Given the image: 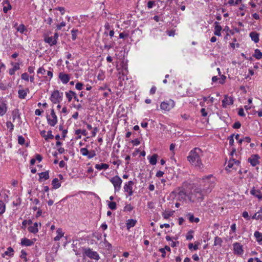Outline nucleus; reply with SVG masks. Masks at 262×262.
<instances>
[{
    "instance_id": "obj_1",
    "label": "nucleus",
    "mask_w": 262,
    "mask_h": 262,
    "mask_svg": "<svg viewBox=\"0 0 262 262\" xmlns=\"http://www.w3.org/2000/svg\"><path fill=\"white\" fill-rule=\"evenodd\" d=\"M202 150L199 148H194L189 152L187 159L189 162L195 166L202 168V164L200 156L202 155Z\"/></svg>"
},
{
    "instance_id": "obj_2",
    "label": "nucleus",
    "mask_w": 262,
    "mask_h": 262,
    "mask_svg": "<svg viewBox=\"0 0 262 262\" xmlns=\"http://www.w3.org/2000/svg\"><path fill=\"white\" fill-rule=\"evenodd\" d=\"M51 116L52 119L50 118V115L48 114L46 116L48 123L51 126H54L57 122V117L53 108H52L51 110Z\"/></svg>"
},
{
    "instance_id": "obj_3",
    "label": "nucleus",
    "mask_w": 262,
    "mask_h": 262,
    "mask_svg": "<svg viewBox=\"0 0 262 262\" xmlns=\"http://www.w3.org/2000/svg\"><path fill=\"white\" fill-rule=\"evenodd\" d=\"M110 181L114 186L115 192L118 191L121 188L122 182L121 179L118 176H116L112 178Z\"/></svg>"
},
{
    "instance_id": "obj_4",
    "label": "nucleus",
    "mask_w": 262,
    "mask_h": 262,
    "mask_svg": "<svg viewBox=\"0 0 262 262\" xmlns=\"http://www.w3.org/2000/svg\"><path fill=\"white\" fill-rule=\"evenodd\" d=\"M84 254L91 259L98 260L100 258L99 255L97 252L92 251L90 248L84 249Z\"/></svg>"
},
{
    "instance_id": "obj_5",
    "label": "nucleus",
    "mask_w": 262,
    "mask_h": 262,
    "mask_svg": "<svg viewBox=\"0 0 262 262\" xmlns=\"http://www.w3.org/2000/svg\"><path fill=\"white\" fill-rule=\"evenodd\" d=\"M50 99L53 103H60L61 101V96H60L59 91L54 90L52 92Z\"/></svg>"
},
{
    "instance_id": "obj_6",
    "label": "nucleus",
    "mask_w": 262,
    "mask_h": 262,
    "mask_svg": "<svg viewBox=\"0 0 262 262\" xmlns=\"http://www.w3.org/2000/svg\"><path fill=\"white\" fill-rule=\"evenodd\" d=\"M174 105L175 103L174 101L170 99L167 102H162L161 104L160 107L162 110L168 111L173 108Z\"/></svg>"
},
{
    "instance_id": "obj_7",
    "label": "nucleus",
    "mask_w": 262,
    "mask_h": 262,
    "mask_svg": "<svg viewBox=\"0 0 262 262\" xmlns=\"http://www.w3.org/2000/svg\"><path fill=\"white\" fill-rule=\"evenodd\" d=\"M192 195H194V196L199 201H202L204 199V195L202 194L201 189L199 188L195 189L194 191L191 193V195L189 198V200L190 201L193 202V201L191 200Z\"/></svg>"
},
{
    "instance_id": "obj_8",
    "label": "nucleus",
    "mask_w": 262,
    "mask_h": 262,
    "mask_svg": "<svg viewBox=\"0 0 262 262\" xmlns=\"http://www.w3.org/2000/svg\"><path fill=\"white\" fill-rule=\"evenodd\" d=\"M260 157L257 154L252 155L248 159V162H249L251 166H255L256 165L259 164L260 162L259 159Z\"/></svg>"
},
{
    "instance_id": "obj_9",
    "label": "nucleus",
    "mask_w": 262,
    "mask_h": 262,
    "mask_svg": "<svg viewBox=\"0 0 262 262\" xmlns=\"http://www.w3.org/2000/svg\"><path fill=\"white\" fill-rule=\"evenodd\" d=\"M183 188H179L178 190L173 191L172 193H177L178 195V199L180 201L185 200L186 195V193L184 192Z\"/></svg>"
},
{
    "instance_id": "obj_10",
    "label": "nucleus",
    "mask_w": 262,
    "mask_h": 262,
    "mask_svg": "<svg viewBox=\"0 0 262 262\" xmlns=\"http://www.w3.org/2000/svg\"><path fill=\"white\" fill-rule=\"evenodd\" d=\"M234 253L238 255H241L243 253V246L238 243H235L233 244Z\"/></svg>"
},
{
    "instance_id": "obj_11",
    "label": "nucleus",
    "mask_w": 262,
    "mask_h": 262,
    "mask_svg": "<svg viewBox=\"0 0 262 262\" xmlns=\"http://www.w3.org/2000/svg\"><path fill=\"white\" fill-rule=\"evenodd\" d=\"M233 104V98L232 97H228L227 95L224 96V98L222 100V105L224 107H226L227 105Z\"/></svg>"
},
{
    "instance_id": "obj_12",
    "label": "nucleus",
    "mask_w": 262,
    "mask_h": 262,
    "mask_svg": "<svg viewBox=\"0 0 262 262\" xmlns=\"http://www.w3.org/2000/svg\"><path fill=\"white\" fill-rule=\"evenodd\" d=\"M59 78L63 83L66 84L69 81L70 77L69 74L61 72L59 74Z\"/></svg>"
},
{
    "instance_id": "obj_13",
    "label": "nucleus",
    "mask_w": 262,
    "mask_h": 262,
    "mask_svg": "<svg viewBox=\"0 0 262 262\" xmlns=\"http://www.w3.org/2000/svg\"><path fill=\"white\" fill-rule=\"evenodd\" d=\"M250 193L255 197L258 198L259 200L262 199V193L259 189L256 190L254 187H253L250 190Z\"/></svg>"
},
{
    "instance_id": "obj_14",
    "label": "nucleus",
    "mask_w": 262,
    "mask_h": 262,
    "mask_svg": "<svg viewBox=\"0 0 262 262\" xmlns=\"http://www.w3.org/2000/svg\"><path fill=\"white\" fill-rule=\"evenodd\" d=\"M3 11L5 13H7L8 10H10L12 9V6L10 2L8 0H5L3 2Z\"/></svg>"
},
{
    "instance_id": "obj_15",
    "label": "nucleus",
    "mask_w": 262,
    "mask_h": 262,
    "mask_svg": "<svg viewBox=\"0 0 262 262\" xmlns=\"http://www.w3.org/2000/svg\"><path fill=\"white\" fill-rule=\"evenodd\" d=\"M11 64L13 66V67L11 69H9V74L10 75H13L14 74L16 70H18L19 69V62H16L14 63L13 62H11Z\"/></svg>"
},
{
    "instance_id": "obj_16",
    "label": "nucleus",
    "mask_w": 262,
    "mask_h": 262,
    "mask_svg": "<svg viewBox=\"0 0 262 262\" xmlns=\"http://www.w3.org/2000/svg\"><path fill=\"white\" fill-rule=\"evenodd\" d=\"M252 40L255 43H257L259 41V34L255 31L251 32L249 34Z\"/></svg>"
},
{
    "instance_id": "obj_17",
    "label": "nucleus",
    "mask_w": 262,
    "mask_h": 262,
    "mask_svg": "<svg viewBox=\"0 0 262 262\" xmlns=\"http://www.w3.org/2000/svg\"><path fill=\"white\" fill-rule=\"evenodd\" d=\"M137 223V220L134 219H129L126 221V226L127 229L129 230L130 228L134 227Z\"/></svg>"
},
{
    "instance_id": "obj_18",
    "label": "nucleus",
    "mask_w": 262,
    "mask_h": 262,
    "mask_svg": "<svg viewBox=\"0 0 262 262\" xmlns=\"http://www.w3.org/2000/svg\"><path fill=\"white\" fill-rule=\"evenodd\" d=\"M21 244L23 246H31L34 244V242L29 239L24 237L21 240Z\"/></svg>"
},
{
    "instance_id": "obj_19",
    "label": "nucleus",
    "mask_w": 262,
    "mask_h": 262,
    "mask_svg": "<svg viewBox=\"0 0 262 262\" xmlns=\"http://www.w3.org/2000/svg\"><path fill=\"white\" fill-rule=\"evenodd\" d=\"M29 91V90L28 88H27L25 90H19L18 91V98L20 99H25Z\"/></svg>"
},
{
    "instance_id": "obj_20",
    "label": "nucleus",
    "mask_w": 262,
    "mask_h": 262,
    "mask_svg": "<svg viewBox=\"0 0 262 262\" xmlns=\"http://www.w3.org/2000/svg\"><path fill=\"white\" fill-rule=\"evenodd\" d=\"M158 157V155L156 154H154L152 156H148L147 158L149 160L150 164L152 165H156L157 162Z\"/></svg>"
},
{
    "instance_id": "obj_21",
    "label": "nucleus",
    "mask_w": 262,
    "mask_h": 262,
    "mask_svg": "<svg viewBox=\"0 0 262 262\" xmlns=\"http://www.w3.org/2000/svg\"><path fill=\"white\" fill-rule=\"evenodd\" d=\"M214 24L216 25V26H215V31L214 32V34L216 36H220L221 35V31L222 29V28L220 25H218L219 24V22L215 21Z\"/></svg>"
},
{
    "instance_id": "obj_22",
    "label": "nucleus",
    "mask_w": 262,
    "mask_h": 262,
    "mask_svg": "<svg viewBox=\"0 0 262 262\" xmlns=\"http://www.w3.org/2000/svg\"><path fill=\"white\" fill-rule=\"evenodd\" d=\"M37 227H38V223H34V225L33 226L29 227L28 228V230L30 232L34 233V234H36V233H37L38 232V229Z\"/></svg>"
},
{
    "instance_id": "obj_23",
    "label": "nucleus",
    "mask_w": 262,
    "mask_h": 262,
    "mask_svg": "<svg viewBox=\"0 0 262 262\" xmlns=\"http://www.w3.org/2000/svg\"><path fill=\"white\" fill-rule=\"evenodd\" d=\"M39 176V181L41 182V180L44 179L45 180H47L49 179V171H46L45 172H42L38 173Z\"/></svg>"
},
{
    "instance_id": "obj_24",
    "label": "nucleus",
    "mask_w": 262,
    "mask_h": 262,
    "mask_svg": "<svg viewBox=\"0 0 262 262\" xmlns=\"http://www.w3.org/2000/svg\"><path fill=\"white\" fill-rule=\"evenodd\" d=\"M187 216L188 217V219L189 221L191 222H195V223H198L200 221V219L198 217H194V215L192 213H188L187 214Z\"/></svg>"
},
{
    "instance_id": "obj_25",
    "label": "nucleus",
    "mask_w": 262,
    "mask_h": 262,
    "mask_svg": "<svg viewBox=\"0 0 262 262\" xmlns=\"http://www.w3.org/2000/svg\"><path fill=\"white\" fill-rule=\"evenodd\" d=\"M7 111L6 104L4 102L0 103V116H3Z\"/></svg>"
},
{
    "instance_id": "obj_26",
    "label": "nucleus",
    "mask_w": 262,
    "mask_h": 262,
    "mask_svg": "<svg viewBox=\"0 0 262 262\" xmlns=\"http://www.w3.org/2000/svg\"><path fill=\"white\" fill-rule=\"evenodd\" d=\"M56 232L57 235L54 238L55 241H59L63 236L64 234L61 228H58Z\"/></svg>"
},
{
    "instance_id": "obj_27",
    "label": "nucleus",
    "mask_w": 262,
    "mask_h": 262,
    "mask_svg": "<svg viewBox=\"0 0 262 262\" xmlns=\"http://www.w3.org/2000/svg\"><path fill=\"white\" fill-rule=\"evenodd\" d=\"M253 56L257 59H260L262 58V52L258 49L254 50V53Z\"/></svg>"
},
{
    "instance_id": "obj_28",
    "label": "nucleus",
    "mask_w": 262,
    "mask_h": 262,
    "mask_svg": "<svg viewBox=\"0 0 262 262\" xmlns=\"http://www.w3.org/2000/svg\"><path fill=\"white\" fill-rule=\"evenodd\" d=\"M109 167V165L106 163H101L100 164H96L95 168L98 170L106 169Z\"/></svg>"
},
{
    "instance_id": "obj_29",
    "label": "nucleus",
    "mask_w": 262,
    "mask_h": 262,
    "mask_svg": "<svg viewBox=\"0 0 262 262\" xmlns=\"http://www.w3.org/2000/svg\"><path fill=\"white\" fill-rule=\"evenodd\" d=\"M52 184L54 189H57L61 186V184L59 183V180L57 178H55L52 180Z\"/></svg>"
},
{
    "instance_id": "obj_30",
    "label": "nucleus",
    "mask_w": 262,
    "mask_h": 262,
    "mask_svg": "<svg viewBox=\"0 0 262 262\" xmlns=\"http://www.w3.org/2000/svg\"><path fill=\"white\" fill-rule=\"evenodd\" d=\"M107 205L111 210H114L117 208V204L116 203L113 201H107Z\"/></svg>"
},
{
    "instance_id": "obj_31",
    "label": "nucleus",
    "mask_w": 262,
    "mask_h": 262,
    "mask_svg": "<svg viewBox=\"0 0 262 262\" xmlns=\"http://www.w3.org/2000/svg\"><path fill=\"white\" fill-rule=\"evenodd\" d=\"M254 236L256 238V241L258 243H260L262 241V233L256 231L254 232Z\"/></svg>"
},
{
    "instance_id": "obj_32",
    "label": "nucleus",
    "mask_w": 262,
    "mask_h": 262,
    "mask_svg": "<svg viewBox=\"0 0 262 262\" xmlns=\"http://www.w3.org/2000/svg\"><path fill=\"white\" fill-rule=\"evenodd\" d=\"M12 115L13 121L16 118H18L19 119L20 116L19 114V110L18 109H15L14 110H13L12 113Z\"/></svg>"
},
{
    "instance_id": "obj_33",
    "label": "nucleus",
    "mask_w": 262,
    "mask_h": 262,
    "mask_svg": "<svg viewBox=\"0 0 262 262\" xmlns=\"http://www.w3.org/2000/svg\"><path fill=\"white\" fill-rule=\"evenodd\" d=\"M223 243V241L221 238L216 236L214 238V245L217 246L219 245L220 246H222V244Z\"/></svg>"
},
{
    "instance_id": "obj_34",
    "label": "nucleus",
    "mask_w": 262,
    "mask_h": 262,
    "mask_svg": "<svg viewBox=\"0 0 262 262\" xmlns=\"http://www.w3.org/2000/svg\"><path fill=\"white\" fill-rule=\"evenodd\" d=\"M233 161H234V159L233 158H231L229 160V162H228V165L225 168V170L226 171H228V172H229L230 171L229 170L228 168H232L233 166Z\"/></svg>"
},
{
    "instance_id": "obj_35",
    "label": "nucleus",
    "mask_w": 262,
    "mask_h": 262,
    "mask_svg": "<svg viewBox=\"0 0 262 262\" xmlns=\"http://www.w3.org/2000/svg\"><path fill=\"white\" fill-rule=\"evenodd\" d=\"M17 31L21 33H23L25 30H26V28L24 24H20L19 26L16 28Z\"/></svg>"
},
{
    "instance_id": "obj_36",
    "label": "nucleus",
    "mask_w": 262,
    "mask_h": 262,
    "mask_svg": "<svg viewBox=\"0 0 262 262\" xmlns=\"http://www.w3.org/2000/svg\"><path fill=\"white\" fill-rule=\"evenodd\" d=\"M6 206L2 201H0V215L3 214L5 211Z\"/></svg>"
},
{
    "instance_id": "obj_37",
    "label": "nucleus",
    "mask_w": 262,
    "mask_h": 262,
    "mask_svg": "<svg viewBox=\"0 0 262 262\" xmlns=\"http://www.w3.org/2000/svg\"><path fill=\"white\" fill-rule=\"evenodd\" d=\"M173 212L174 211H169L168 212H163V214H162V215L163 216V217L165 219H168L170 216H171L173 215Z\"/></svg>"
},
{
    "instance_id": "obj_38",
    "label": "nucleus",
    "mask_w": 262,
    "mask_h": 262,
    "mask_svg": "<svg viewBox=\"0 0 262 262\" xmlns=\"http://www.w3.org/2000/svg\"><path fill=\"white\" fill-rule=\"evenodd\" d=\"M48 135L46 136L45 140L46 141H48L49 139H53L54 138V136L52 135V132L51 130H49L48 132Z\"/></svg>"
},
{
    "instance_id": "obj_39",
    "label": "nucleus",
    "mask_w": 262,
    "mask_h": 262,
    "mask_svg": "<svg viewBox=\"0 0 262 262\" xmlns=\"http://www.w3.org/2000/svg\"><path fill=\"white\" fill-rule=\"evenodd\" d=\"M78 32V30L77 29H73L71 31L72 33V39L73 40H75L77 38V34Z\"/></svg>"
},
{
    "instance_id": "obj_40",
    "label": "nucleus",
    "mask_w": 262,
    "mask_h": 262,
    "mask_svg": "<svg viewBox=\"0 0 262 262\" xmlns=\"http://www.w3.org/2000/svg\"><path fill=\"white\" fill-rule=\"evenodd\" d=\"M44 41L50 44V46H51V43H52V42L53 41V37L52 36H51V37L46 36V37H45Z\"/></svg>"
},
{
    "instance_id": "obj_41",
    "label": "nucleus",
    "mask_w": 262,
    "mask_h": 262,
    "mask_svg": "<svg viewBox=\"0 0 262 262\" xmlns=\"http://www.w3.org/2000/svg\"><path fill=\"white\" fill-rule=\"evenodd\" d=\"M89 151L86 148H81L80 149V152L84 156H88L89 155Z\"/></svg>"
},
{
    "instance_id": "obj_42",
    "label": "nucleus",
    "mask_w": 262,
    "mask_h": 262,
    "mask_svg": "<svg viewBox=\"0 0 262 262\" xmlns=\"http://www.w3.org/2000/svg\"><path fill=\"white\" fill-rule=\"evenodd\" d=\"M134 207L131 205V204L126 205L123 209L124 211H131L133 209Z\"/></svg>"
},
{
    "instance_id": "obj_43",
    "label": "nucleus",
    "mask_w": 262,
    "mask_h": 262,
    "mask_svg": "<svg viewBox=\"0 0 262 262\" xmlns=\"http://www.w3.org/2000/svg\"><path fill=\"white\" fill-rule=\"evenodd\" d=\"M58 38V33L56 32L55 33L53 37V41L52 42V43H51V46L55 45L57 43V40Z\"/></svg>"
},
{
    "instance_id": "obj_44",
    "label": "nucleus",
    "mask_w": 262,
    "mask_h": 262,
    "mask_svg": "<svg viewBox=\"0 0 262 262\" xmlns=\"http://www.w3.org/2000/svg\"><path fill=\"white\" fill-rule=\"evenodd\" d=\"M25 142V139L22 136L18 137V143L20 145H24Z\"/></svg>"
},
{
    "instance_id": "obj_45",
    "label": "nucleus",
    "mask_w": 262,
    "mask_h": 262,
    "mask_svg": "<svg viewBox=\"0 0 262 262\" xmlns=\"http://www.w3.org/2000/svg\"><path fill=\"white\" fill-rule=\"evenodd\" d=\"M234 136V134H233L231 136L228 137V139L229 140V145L230 146H233L234 144V139H233Z\"/></svg>"
},
{
    "instance_id": "obj_46",
    "label": "nucleus",
    "mask_w": 262,
    "mask_h": 262,
    "mask_svg": "<svg viewBox=\"0 0 262 262\" xmlns=\"http://www.w3.org/2000/svg\"><path fill=\"white\" fill-rule=\"evenodd\" d=\"M21 255H20V258L21 259H23L25 260V261H27V253L25 251H24V250H22L21 251Z\"/></svg>"
},
{
    "instance_id": "obj_47",
    "label": "nucleus",
    "mask_w": 262,
    "mask_h": 262,
    "mask_svg": "<svg viewBox=\"0 0 262 262\" xmlns=\"http://www.w3.org/2000/svg\"><path fill=\"white\" fill-rule=\"evenodd\" d=\"M194 232V231L193 230H190L188 232V234L186 236V239L187 240H191L193 237V235H192V233Z\"/></svg>"
},
{
    "instance_id": "obj_48",
    "label": "nucleus",
    "mask_w": 262,
    "mask_h": 262,
    "mask_svg": "<svg viewBox=\"0 0 262 262\" xmlns=\"http://www.w3.org/2000/svg\"><path fill=\"white\" fill-rule=\"evenodd\" d=\"M241 126V123L239 121L235 122L232 125V127L234 129H238Z\"/></svg>"
},
{
    "instance_id": "obj_49",
    "label": "nucleus",
    "mask_w": 262,
    "mask_h": 262,
    "mask_svg": "<svg viewBox=\"0 0 262 262\" xmlns=\"http://www.w3.org/2000/svg\"><path fill=\"white\" fill-rule=\"evenodd\" d=\"M156 5V3L153 1H149L147 2V7L148 9H151L154 6Z\"/></svg>"
},
{
    "instance_id": "obj_50",
    "label": "nucleus",
    "mask_w": 262,
    "mask_h": 262,
    "mask_svg": "<svg viewBox=\"0 0 262 262\" xmlns=\"http://www.w3.org/2000/svg\"><path fill=\"white\" fill-rule=\"evenodd\" d=\"M188 248L190 250H191L193 248L194 250H196L198 249V245H196L195 244L193 245L192 243L189 244Z\"/></svg>"
},
{
    "instance_id": "obj_51",
    "label": "nucleus",
    "mask_w": 262,
    "mask_h": 262,
    "mask_svg": "<svg viewBox=\"0 0 262 262\" xmlns=\"http://www.w3.org/2000/svg\"><path fill=\"white\" fill-rule=\"evenodd\" d=\"M6 126L8 128L10 129V131H12L13 129L14 125L10 121L7 122Z\"/></svg>"
},
{
    "instance_id": "obj_52",
    "label": "nucleus",
    "mask_w": 262,
    "mask_h": 262,
    "mask_svg": "<svg viewBox=\"0 0 262 262\" xmlns=\"http://www.w3.org/2000/svg\"><path fill=\"white\" fill-rule=\"evenodd\" d=\"M128 34L123 32H121L119 34V37L120 38L124 39V38L128 37Z\"/></svg>"
},
{
    "instance_id": "obj_53",
    "label": "nucleus",
    "mask_w": 262,
    "mask_h": 262,
    "mask_svg": "<svg viewBox=\"0 0 262 262\" xmlns=\"http://www.w3.org/2000/svg\"><path fill=\"white\" fill-rule=\"evenodd\" d=\"M21 78L22 79L28 81L29 80V75L27 73H24L21 74Z\"/></svg>"
},
{
    "instance_id": "obj_54",
    "label": "nucleus",
    "mask_w": 262,
    "mask_h": 262,
    "mask_svg": "<svg viewBox=\"0 0 262 262\" xmlns=\"http://www.w3.org/2000/svg\"><path fill=\"white\" fill-rule=\"evenodd\" d=\"M83 83H81V82H77L76 84V89L78 90H81L82 89V88H83Z\"/></svg>"
},
{
    "instance_id": "obj_55",
    "label": "nucleus",
    "mask_w": 262,
    "mask_h": 262,
    "mask_svg": "<svg viewBox=\"0 0 262 262\" xmlns=\"http://www.w3.org/2000/svg\"><path fill=\"white\" fill-rule=\"evenodd\" d=\"M13 251H14V250H13V248H11V247H9V248H8L7 251H6L5 252V254L6 255L11 256V255L10 254V253L13 252Z\"/></svg>"
},
{
    "instance_id": "obj_56",
    "label": "nucleus",
    "mask_w": 262,
    "mask_h": 262,
    "mask_svg": "<svg viewBox=\"0 0 262 262\" xmlns=\"http://www.w3.org/2000/svg\"><path fill=\"white\" fill-rule=\"evenodd\" d=\"M133 189V187L131 186H129L127 184H125L124 186V190L125 192L128 191V190Z\"/></svg>"
},
{
    "instance_id": "obj_57",
    "label": "nucleus",
    "mask_w": 262,
    "mask_h": 262,
    "mask_svg": "<svg viewBox=\"0 0 262 262\" xmlns=\"http://www.w3.org/2000/svg\"><path fill=\"white\" fill-rule=\"evenodd\" d=\"M262 215L261 214H259L258 215H257V213H255L252 216V219H255V220H258V219H261Z\"/></svg>"
},
{
    "instance_id": "obj_58",
    "label": "nucleus",
    "mask_w": 262,
    "mask_h": 262,
    "mask_svg": "<svg viewBox=\"0 0 262 262\" xmlns=\"http://www.w3.org/2000/svg\"><path fill=\"white\" fill-rule=\"evenodd\" d=\"M131 143H132L134 145H138L140 143V142L139 139L137 138L135 140H132L131 141Z\"/></svg>"
},
{
    "instance_id": "obj_59",
    "label": "nucleus",
    "mask_w": 262,
    "mask_h": 262,
    "mask_svg": "<svg viewBox=\"0 0 262 262\" xmlns=\"http://www.w3.org/2000/svg\"><path fill=\"white\" fill-rule=\"evenodd\" d=\"M238 115L242 117H244L245 116V114L244 113V111L243 108H241L239 109V111L238 112Z\"/></svg>"
},
{
    "instance_id": "obj_60",
    "label": "nucleus",
    "mask_w": 262,
    "mask_h": 262,
    "mask_svg": "<svg viewBox=\"0 0 262 262\" xmlns=\"http://www.w3.org/2000/svg\"><path fill=\"white\" fill-rule=\"evenodd\" d=\"M242 215L244 218L246 219L247 220H250V217L247 211H244L243 212Z\"/></svg>"
},
{
    "instance_id": "obj_61",
    "label": "nucleus",
    "mask_w": 262,
    "mask_h": 262,
    "mask_svg": "<svg viewBox=\"0 0 262 262\" xmlns=\"http://www.w3.org/2000/svg\"><path fill=\"white\" fill-rule=\"evenodd\" d=\"M159 251L162 253V255L161 256L163 257V258H164L166 256V251L165 250H164V249H163V248H160L159 249Z\"/></svg>"
},
{
    "instance_id": "obj_62",
    "label": "nucleus",
    "mask_w": 262,
    "mask_h": 262,
    "mask_svg": "<svg viewBox=\"0 0 262 262\" xmlns=\"http://www.w3.org/2000/svg\"><path fill=\"white\" fill-rule=\"evenodd\" d=\"M46 70L43 68H39L37 71L38 74H41L42 75H44L45 74Z\"/></svg>"
},
{
    "instance_id": "obj_63",
    "label": "nucleus",
    "mask_w": 262,
    "mask_h": 262,
    "mask_svg": "<svg viewBox=\"0 0 262 262\" xmlns=\"http://www.w3.org/2000/svg\"><path fill=\"white\" fill-rule=\"evenodd\" d=\"M201 113L202 116L203 117H206L207 116L208 114H207L205 108H202L201 110Z\"/></svg>"
},
{
    "instance_id": "obj_64",
    "label": "nucleus",
    "mask_w": 262,
    "mask_h": 262,
    "mask_svg": "<svg viewBox=\"0 0 262 262\" xmlns=\"http://www.w3.org/2000/svg\"><path fill=\"white\" fill-rule=\"evenodd\" d=\"M42 159V157L40 155L36 154L35 155V160L38 161V162H41Z\"/></svg>"
}]
</instances>
